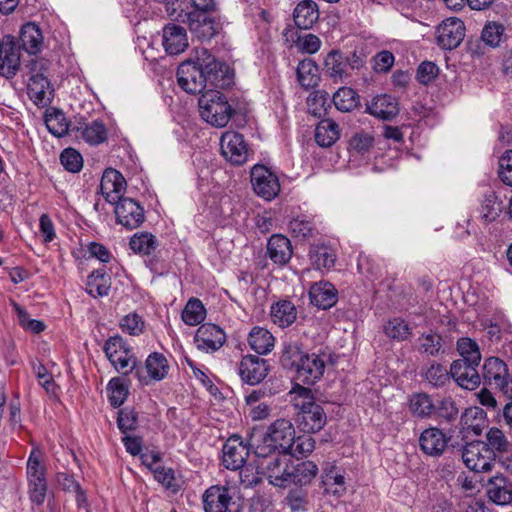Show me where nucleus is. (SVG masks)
<instances>
[{"instance_id": "7ed1b4c3", "label": "nucleus", "mask_w": 512, "mask_h": 512, "mask_svg": "<svg viewBox=\"0 0 512 512\" xmlns=\"http://www.w3.org/2000/svg\"><path fill=\"white\" fill-rule=\"evenodd\" d=\"M293 405L298 409L296 422L306 434L320 431L326 424L327 417L322 406L315 402L312 390L297 384L292 392Z\"/></svg>"}, {"instance_id": "864d4df0", "label": "nucleus", "mask_w": 512, "mask_h": 512, "mask_svg": "<svg viewBox=\"0 0 512 512\" xmlns=\"http://www.w3.org/2000/svg\"><path fill=\"white\" fill-rule=\"evenodd\" d=\"M129 246L135 253L150 255L156 250L158 242L151 233L141 232L131 237Z\"/></svg>"}, {"instance_id": "4468645a", "label": "nucleus", "mask_w": 512, "mask_h": 512, "mask_svg": "<svg viewBox=\"0 0 512 512\" xmlns=\"http://www.w3.org/2000/svg\"><path fill=\"white\" fill-rule=\"evenodd\" d=\"M113 204L117 222L123 227L136 229L145 221L144 209L134 199L123 196Z\"/></svg>"}, {"instance_id": "6e6552de", "label": "nucleus", "mask_w": 512, "mask_h": 512, "mask_svg": "<svg viewBox=\"0 0 512 512\" xmlns=\"http://www.w3.org/2000/svg\"><path fill=\"white\" fill-rule=\"evenodd\" d=\"M483 442L494 463L498 462L505 470L512 471V442L505 433L497 427H491Z\"/></svg>"}, {"instance_id": "a211bd4d", "label": "nucleus", "mask_w": 512, "mask_h": 512, "mask_svg": "<svg viewBox=\"0 0 512 512\" xmlns=\"http://www.w3.org/2000/svg\"><path fill=\"white\" fill-rule=\"evenodd\" d=\"M269 372L267 360L256 355H246L238 366V374L241 380L249 385H257L262 382Z\"/></svg>"}, {"instance_id": "412c9836", "label": "nucleus", "mask_w": 512, "mask_h": 512, "mask_svg": "<svg viewBox=\"0 0 512 512\" xmlns=\"http://www.w3.org/2000/svg\"><path fill=\"white\" fill-rule=\"evenodd\" d=\"M478 366L479 364H470L464 360H454L450 366L451 377L460 387L474 390L481 384Z\"/></svg>"}, {"instance_id": "ddd939ff", "label": "nucleus", "mask_w": 512, "mask_h": 512, "mask_svg": "<svg viewBox=\"0 0 512 512\" xmlns=\"http://www.w3.org/2000/svg\"><path fill=\"white\" fill-rule=\"evenodd\" d=\"M465 37L464 22L456 17L447 18L438 25L435 32L436 43L444 50L457 48Z\"/></svg>"}, {"instance_id": "39448f33", "label": "nucleus", "mask_w": 512, "mask_h": 512, "mask_svg": "<svg viewBox=\"0 0 512 512\" xmlns=\"http://www.w3.org/2000/svg\"><path fill=\"white\" fill-rule=\"evenodd\" d=\"M255 466L258 475L265 476L269 483L286 487L291 459L286 452H269L266 455H255Z\"/></svg>"}, {"instance_id": "423d86ee", "label": "nucleus", "mask_w": 512, "mask_h": 512, "mask_svg": "<svg viewBox=\"0 0 512 512\" xmlns=\"http://www.w3.org/2000/svg\"><path fill=\"white\" fill-rule=\"evenodd\" d=\"M48 65L49 62L45 59H35L30 62L32 75L28 83V94L38 105H47L51 101L53 90L48 77L44 74Z\"/></svg>"}, {"instance_id": "774afa93", "label": "nucleus", "mask_w": 512, "mask_h": 512, "mask_svg": "<svg viewBox=\"0 0 512 512\" xmlns=\"http://www.w3.org/2000/svg\"><path fill=\"white\" fill-rule=\"evenodd\" d=\"M498 176L507 186L512 187V149L505 151L499 158Z\"/></svg>"}, {"instance_id": "49530a36", "label": "nucleus", "mask_w": 512, "mask_h": 512, "mask_svg": "<svg viewBox=\"0 0 512 512\" xmlns=\"http://www.w3.org/2000/svg\"><path fill=\"white\" fill-rule=\"evenodd\" d=\"M502 211L501 201H499L498 195L493 190H488L483 195L481 202V218L485 223L494 222Z\"/></svg>"}, {"instance_id": "0eeeda50", "label": "nucleus", "mask_w": 512, "mask_h": 512, "mask_svg": "<svg viewBox=\"0 0 512 512\" xmlns=\"http://www.w3.org/2000/svg\"><path fill=\"white\" fill-rule=\"evenodd\" d=\"M480 376L486 385L499 389L504 395L512 398V376L503 360L497 357L485 359Z\"/></svg>"}, {"instance_id": "b1692460", "label": "nucleus", "mask_w": 512, "mask_h": 512, "mask_svg": "<svg viewBox=\"0 0 512 512\" xmlns=\"http://www.w3.org/2000/svg\"><path fill=\"white\" fill-rule=\"evenodd\" d=\"M125 187L126 180L119 171L113 168L104 171L100 182V192L106 201L112 204L122 198L121 194L125 191Z\"/></svg>"}, {"instance_id": "f257e3e1", "label": "nucleus", "mask_w": 512, "mask_h": 512, "mask_svg": "<svg viewBox=\"0 0 512 512\" xmlns=\"http://www.w3.org/2000/svg\"><path fill=\"white\" fill-rule=\"evenodd\" d=\"M234 72L206 48L195 51L194 58L182 62L177 69L179 86L190 94L202 93L207 85L225 89L233 84Z\"/></svg>"}, {"instance_id": "2eb2a0df", "label": "nucleus", "mask_w": 512, "mask_h": 512, "mask_svg": "<svg viewBox=\"0 0 512 512\" xmlns=\"http://www.w3.org/2000/svg\"><path fill=\"white\" fill-rule=\"evenodd\" d=\"M462 459L466 467L474 472L491 471L494 465L483 441L466 444L462 450Z\"/></svg>"}, {"instance_id": "a19ab883", "label": "nucleus", "mask_w": 512, "mask_h": 512, "mask_svg": "<svg viewBox=\"0 0 512 512\" xmlns=\"http://www.w3.org/2000/svg\"><path fill=\"white\" fill-rule=\"evenodd\" d=\"M20 41L23 49L29 54L38 53L43 43L41 30L33 23L23 25L20 31Z\"/></svg>"}, {"instance_id": "5fc2aeb1", "label": "nucleus", "mask_w": 512, "mask_h": 512, "mask_svg": "<svg viewBox=\"0 0 512 512\" xmlns=\"http://www.w3.org/2000/svg\"><path fill=\"white\" fill-rule=\"evenodd\" d=\"M435 413L434 417L440 420V422L452 423L459 415V409L456 402L451 397H444L437 401L434 405Z\"/></svg>"}, {"instance_id": "8fccbe9b", "label": "nucleus", "mask_w": 512, "mask_h": 512, "mask_svg": "<svg viewBox=\"0 0 512 512\" xmlns=\"http://www.w3.org/2000/svg\"><path fill=\"white\" fill-rule=\"evenodd\" d=\"M309 256L312 265L318 270L332 268L336 260V255L332 249L325 245L311 246Z\"/></svg>"}, {"instance_id": "c9c22d12", "label": "nucleus", "mask_w": 512, "mask_h": 512, "mask_svg": "<svg viewBox=\"0 0 512 512\" xmlns=\"http://www.w3.org/2000/svg\"><path fill=\"white\" fill-rule=\"evenodd\" d=\"M113 367L121 374L128 375L134 373L135 377L140 382H146L147 377L144 375L142 369L137 366V359L131 349L126 350L123 354L109 360Z\"/></svg>"}, {"instance_id": "f3484780", "label": "nucleus", "mask_w": 512, "mask_h": 512, "mask_svg": "<svg viewBox=\"0 0 512 512\" xmlns=\"http://www.w3.org/2000/svg\"><path fill=\"white\" fill-rule=\"evenodd\" d=\"M223 156L234 165H242L247 161L248 148L242 134L226 131L220 139Z\"/></svg>"}, {"instance_id": "79ce46f5", "label": "nucleus", "mask_w": 512, "mask_h": 512, "mask_svg": "<svg viewBox=\"0 0 512 512\" xmlns=\"http://www.w3.org/2000/svg\"><path fill=\"white\" fill-rule=\"evenodd\" d=\"M110 287L111 278L104 270H95L87 278L86 291L93 297L107 296Z\"/></svg>"}, {"instance_id": "9b49d317", "label": "nucleus", "mask_w": 512, "mask_h": 512, "mask_svg": "<svg viewBox=\"0 0 512 512\" xmlns=\"http://www.w3.org/2000/svg\"><path fill=\"white\" fill-rule=\"evenodd\" d=\"M254 192L261 198L270 201L280 192L279 179L264 165H255L250 173Z\"/></svg>"}, {"instance_id": "4d7b16f0", "label": "nucleus", "mask_w": 512, "mask_h": 512, "mask_svg": "<svg viewBox=\"0 0 512 512\" xmlns=\"http://www.w3.org/2000/svg\"><path fill=\"white\" fill-rule=\"evenodd\" d=\"M457 351L461 356L458 360H464V362H469L470 364H480L481 353L476 341L468 337L458 339Z\"/></svg>"}, {"instance_id": "473e14b6", "label": "nucleus", "mask_w": 512, "mask_h": 512, "mask_svg": "<svg viewBox=\"0 0 512 512\" xmlns=\"http://www.w3.org/2000/svg\"><path fill=\"white\" fill-rule=\"evenodd\" d=\"M435 403L430 395L425 392L413 393L408 400V409L413 417L428 419L435 413Z\"/></svg>"}, {"instance_id": "bb28decb", "label": "nucleus", "mask_w": 512, "mask_h": 512, "mask_svg": "<svg viewBox=\"0 0 512 512\" xmlns=\"http://www.w3.org/2000/svg\"><path fill=\"white\" fill-rule=\"evenodd\" d=\"M163 46L170 55H178L188 47L187 33L184 27L168 24L163 28Z\"/></svg>"}, {"instance_id": "680f3d73", "label": "nucleus", "mask_w": 512, "mask_h": 512, "mask_svg": "<svg viewBox=\"0 0 512 512\" xmlns=\"http://www.w3.org/2000/svg\"><path fill=\"white\" fill-rule=\"evenodd\" d=\"M155 480H157L163 487L176 493L179 490V485L176 482L175 472L172 468L164 466H157L152 469Z\"/></svg>"}, {"instance_id": "3c124183", "label": "nucleus", "mask_w": 512, "mask_h": 512, "mask_svg": "<svg viewBox=\"0 0 512 512\" xmlns=\"http://www.w3.org/2000/svg\"><path fill=\"white\" fill-rule=\"evenodd\" d=\"M481 39L492 48L500 47L507 39L506 28L502 23L488 22L482 29Z\"/></svg>"}, {"instance_id": "aec40b11", "label": "nucleus", "mask_w": 512, "mask_h": 512, "mask_svg": "<svg viewBox=\"0 0 512 512\" xmlns=\"http://www.w3.org/2000/svg\"><path fill=\"white\" fill-rule=\"evenodd\" d=\"M252 449L249 445H244L239 436L230 437L222 449L223 465L230 470H238L242 468Z\"/></svg>"}, {"instance_id": "e433bc0d", "label": "nucleus", "mask_w": 512, "mask_h": 512, "mask_svg": "<svg viewBox=\"0 0 512 512\" xmlns=\"http://www.w3.org/2000/svg\"><path fill=\"white\" fill-rule=\"evenodd\" d=\"M247 340L251 349L260 355H266L271 352L275 344V338L272 333L258 326L251 329Z\"/></svg>"}, {"instance_id": "c03bdc74", "label": "nucleus", "mask_w": 512, "mask_h": 512, "mask_svg": "<svg viewBox=\"0 0 512 512\" xmlns=\"http://www.w3.org/2000/svg\"><path fill=\"white\" fill-rule=\"evenodd\" d=\"M339 138V126L331 119L321 120L315 129V141L321 147H330Z\"/></svg>"}, {"instance_id": "9d476101", "label": "nucleus", "mask_w": 512, "mask_h": 512, "mask_svg": "<svg viewBox=\"0 0 512 512\" xmlns=\"http://www.w3.org/2000/svg\"><path fill=\"white\" fill-rule=\"evenodd\" d=\"M205 512H241V506L233 501L231 489L214 485L203 494Z\"/></svg>"}, {"instance_id": "393cba45", "label": "nucleus", "mask_w": 512, "mask_h": 512, "mask_svg": "<svg viewBox=\"0 0 512 512\" xmlns=\"http://www.w3.org/2000/svg\"><path fill=\"white\" fill-rule=\"evenodd\" d=\"M283 37L291 46H295L297 50L305 54H315L321 47L320 38L312 33L301 34L297 28L288 26L283 31Z\"/></svg>"}, {"instance_id": "4c0bfd02", "label": "nucleus", "mask_w": 512, "mask_h": 512, "mask_svg": "<svg viewBox=\"0 0 512 512\" xmlns=\"http://www.w3.org/2000/svg\"><path fill=\"white\" fill-rule=\"evenodd\" d=\"M418 352L420 354L436 357L444 354V339L441 334L435 331L422 333L418 337Z\"/></svg>"}, {"instance_id": "13d9d810", "label": "nucleus", "mask_w": 512, "mask_h": 512, "mask_svg": "<svg viewBox=\"0 0 512 512\" xmlns=\"http://www.w3.org/2000/svg\"><path fill=\"white\" fill-rule=\"evenodd\" d=\"M82 138L91 145H98L107 139V129L100 120H94L81 128Z\"/></svg>"}, {"instance_id": "a18cd8bd", "label": "nucleus", "mask_w": 512, "mask_h": 512, "mask_svg": "<svg viewBox=\"0 0 512 512\" xmlns=\"http://www.w3.org/2000/svg\"><path fill=\"white\" fill-rule=\"evenodd\" d=\"M318 71V66L312 59L300 61L296 70L299 84L305 89L317 86L319 81Z\"/></svg>"}, {"instance_id": "bf43d9fd", "label": "nucleus", "mask_w": 512, "mask_h": 512, "mask_svg": "<svg viewBox=\"0 0 512 512\" xmlns=\"http://www.w3.org/2000/svg\"><path fill=\"white\" fill-rule=\"evenodd\" d=\"M107 390L110 392L109 402L115 408L120 407L128 396V388L119 378H112L107 385Z\"/></svg>"}, {"instance_id": "72a5a7b5", "label": "nucleus", "mask_w": 512, "mask_h": 512, "mask_svg": "<svg viewBox=\"0 0 512 512\" xmlns=\"http://www.w3.org/2000/svg\"><path fill=\"white\" fill-rule=\"evenodd\" d=\"M270 316L274 324L286 328L297 319V309L291 301L280 300L271 306Z\"/></svg>"}, {"instance_id": "20e7f679", "label": "nucleus", "mask_w": 512, "mask_h": 512, "mask_svg": "<svg viewBox=\"0 0 512 512\" xmlns=\"http://www.w3.org/2000/svg\"><path fill=\"white\" fill-rule=\"evenodd\" d=\"M218 89H209L202 93L198 105L204 121L214 127L222 128L228 124L236 111L228 98Z\"/></svg>"}, {"instance_id": "1a4fd4ad", "label": "nucleus", "mask_w": 512, "mask_h": 512, "mask_svg": "<svg viewBox=\"0 0 512 512\" xmlns=\"http://www.w3.org/2000/svg\"><path fill=\"white\" fill-rule=\"evenodd\" d=\"M27 478L31 501L36 505H41L46 497L47 483L45 468L40 464L39 453L35 451L31 452L27 461Z\"/></svg>"}, {"instance_id": "f03ea898", "label": "nucleus", "mask_w": 512, "mask_h": 512, "mask_svg": "<svg viewBox=\"0 0 512 512\" xmlns=\"http://www.w3.org/2000/svg\"><path fill=\"white\" fill-rule=\"evenodd\" d=\"M295 441V428L290 420L281 418L274 421L265 434H250L249 446L255 455L269 452H286L292 449Z\"/></svg>"}, {"instance_id": "c85d7f7f", "label": "nucleus", "mask_w": 512, "mask_h": 512, "mask_svg": "<svg viewBox=\"0 0 512 512\" xmlns=\"http://www.w3.org/2000/svg\"><path fill=\"white\" fill-rule=\"evenodd\" d=\"M486 491L489 499L497 505H508L512 502V483L503 476L492 477Z\"/></svg>"}, {"instance_id": "dca6fc26", "label": "nucleus", "mask_w": 512, "mask_h": 512, "mask_svg": "<svg viewBox=\"0 0 512 512\" xmlns=\"http://www.w3.org/2000/svg\"><path fill=\"white\" fill-rule=\"evenodd\" d=\"M328 357L324 352L306 353L295 371L297 380L307 385L315 384L324 374Z\"/></svg>"}, {"instance_id": "603ef678", "label": "nucleus", "mask_w": 512, "mask_h": 512, "mask_svg": "<svg viewBox=\"0 0 512 512\" xmlns=\"http://www.w3.org/2000/svg\"><path fill=\"white\" fill-rule=\"evenodd\" d=\"M484 422V412L477 407L466 409L460 417L462 428L472 431L475 435L481 434Z\"/></svg>"}, {"instance_id": "f704fd0d", "label": "nucleus", "mask_w": 512, "mask_h": 512, "mask_svg": "<svg viewBox=\"0 0 512 512\" xmlns=\"http://www.w3.org/2000/svg\"><path fill=\"white\" fill-rule=\"evenodd\" d=\"M306 353L296 340H286L282 345L280 363L284 369L296 371Z\"/></svg>"}, {"instance_id": "2f4dec72", "label": "nucleus", "mask_w": 512, "mask_h": 512, "mask_svg": "<svg viewBox=\"0 0 512 512\" xmlns=\"http://www.w3.org/2000/svg\"><path fill=\"white\" fill-rule=\"evenodd\" d=\"M294 22L299 29H310L319 18L317 4L312 0H303L293 12Z\"/></svg>"}, {"instance_id": "c756f323", "label": "nucleus", "mask_w": 512, "mask_h": 512, "mask_svg": "<svg viewBox=\"0 0 512 512\" xmlns=\"http://www.w3.org/2000/svg\"><path fill=\"white\" fill-rule=\"evenodd\" d=\"M269 258L278 265H285L292 257L290 240L281 234L272 235L267 243Z\"/></svg>"}, {"instance_id": "ea45409f", "label": "nucleus", "mask_w": 512, "mask_h": 512, "mask_svg": "<svg viewBox=\"0 0 512 512\" xmlns=\"http://www.w3.org/2000/svg\"><path fill=\"white\" fill-rule=\"evenodd\" d=\"M145 368L147 374H144L147 379L144 384H148L149 380L160 381L164 379L169 370V365L166 357L158 352L150 354L145 361Z\"/></svg>"}, {"instance_id": "6ab92c4d", "label": "nucleus", "mask_w": 512, "mask_h": 512, "mask_svg": "<svg viewBox=\"0 0 512 512\" xmlns=\"http://www.w3.org/2000/svg\"><path fill=\"white\" fill-rule=\"evenodd\" d=\"M226 341L225 332L217 325L206 323L202 324L196 331L194 342L198 349L205 352H215L219 350Z\"/></svg>"}, {"instance_id": "338daca9", "label": "nucleus", "mask_w": 512, "mask_h": 512, "mask_svg": "<svg viewBox=\"0 0 512 512\" xmlns=\"http://www.w3.org/2000/svg\"><path fill=\"white\" fill-rule=\"evenodd\" d=\"M45 123L47 129L57 137L64 136L68 132V124L64 114L61 112L47 115L45 118Z\"/></svg>"}, {"instance_id": "0e129e2a", "label": "nucleus", "mask_w": 512, "mask_h": 512, "mask_svg": "<svg viewBox=\"0 0 512 512\" xmlns=\"http://www.w3.org/2000/svg\"><path fill=\"white\" fill-rule=\"evenodd\" d=\"M322 483L327 493L341 496L346 491L344 476L341 474H334L333 471H329L325 474Z\"/></svg>"}, {"instance_id": "58836bf2", "label": "nucleus", "mask_w": 512, "mask_h": 512, "mask_svg": "<svg viewBox=\"0 0 512 512\" xmlns=\"http://www.w3.org/2000/svg\"><path fill=\"white\" fill-rule=\"evenodd\" d=\"M324 71L334 80H343L348 75L344 53L338 49L331 50L324 59Z\"/></svg>"}, {"instance_id": "7c9ffc66", "label": "nucleus", "mask_w": 512, "mask_h": 512, "mask_svg": "<svg viewBox=\"0 0 512 512\" xmlns=\"http://www.w3.org/2000/svg\"><path fill=\"white\" fill-rule=\"evenodd\" d=\"M317 473L318 467L312 461H298L297 463L291 461L287 486L290 484L299 486L310 484Z\"/></svg>"}, {"instance_id": "09e8293b", "label": "nucleus", "mask_w": 512, "mask_h": 512, "mask_svg": "<svg viewBox=\"0 0 512 512\" xmlns=\"http://www.w3.org/2000/svg\"><path fill=\"white\" fill-rule=\"evenodd\" d=\"M333 103L341 112H350L357 108L360 102L357 92L350 87H341L333 95Z\"/></svg>"}, {"instance_id": "a878e982", "label": "nucleus", "mask_w": 512, "mask_h": 512, "mask_svg": "<svg viewBox=\"0 0 512 512\" xmlns=\"http://www.w3.org/2000/svg\"><path fill=\"white\" fill-rule=\"evenodd\" d=\"M311 304L326 310L334 306L338 301V291L328 281L314 283L309 290Z\"/></svg>"}, {"instance_id": "5701e85b", "label": "nucleus", "mask_w": 512, "mask_h": 512, "mask_svg": "<svg viewBox=\"0 0 512 512\" xmlns=\"http://www.w3.org/2000/svg\"><path fill=\"white\" fill-rule=\"evenodd\" d=\"M20 67V49L13 40H0V75L10 79Z\"/></svg>"}, {"instance_id": "cd10ccee", "label": "nucleus", "mask_w": 512, "mask_h": 512, "mask_svg": "<svg viewBox=\"0 0 512 512\" xmlns=\"http://www.w3.org/2000/svg\"><path fill=\"white\" fill-rule=\"evenodd\" d=\"M366 111L382 120H391L399 112L398 102L391 95H378L367 105Z\"/></svg>"}, {"instance_id": "de8ad7c7", "label": "nucleus", "mask_w": 512, "mask_h": 512, "mask_svg": "<svg viewBox=\"0 0 512 512\" xmlns=\"http://www.w3.org/2000/svg\"><path fill=\"white\" fill-rule=\"evenodd\" d=\"M384 334L394 341H405L412 334V328L401 317H394L389 319L383 326Z\"/></svg>"}, {"instance_id": "f8f14e48", "label": "nucleus", "mask_w": 512, "mask_h": 512, "mask_svg": "<svg viewBox=\"0 0 512 512\" xmlns=\"http://www.w3.org/2000/svg\"><path fill=\"white\" fill-rule=\"evenodd\" d=\"M183 22L188 25L190 32L201 41L212 39L222 29V25L207 12L191 11L185 15Z\"/></svg>"}, {"instance_id": "37998d69", "label": "nucleus", "mask_w": 512, "mask_h": 512, "mask_svg": "<svg viewBox=\"0 0 512 512\" xmlns=\"http://www.w3.org/2000/svg\"><path fill=\"white\" fill-rule=\"evenodd\" d=\"M422 378L427 381L432 387H444L450 382L451 374L446 367L437 362H432L430 365L422 367Z\"/></svg>"}, {"instance_id": "4be33fe9", "label": "nucleus", "mask_w": 512, "mask_h": 512, "mask_svg": "<svg viewBox=\"0 0 512 512\" xmlns=\"http://www.w3.org/2000/svg\"><path fill=\"white\" fill-rule=\"evenodd\" d=\"M450 440L441 429L429 427L422 431L419 436V447L421 451L431 457H440Z\"/></svg>"}, {"instance_id": "6e6d98bb", "label": "nucleus", "mask_w": 512, "mask_h": 512, "mask_svg": "<svg viewBox=\"0 0 512 512\" xmlns=\"http://www.w3.org/2000/svg\"><path fill=\"white\" fill-rule=\"evenodd\" d=\"M206 310L197 298H191L182 311V320L190 326H195L205 319Z\"/></svg>"}, {"instance_id": "e2e57ef3", "label": "nucleus", "mask_w": 512, "mask_h": 512, "mask_svg": "<svg viewBox=\"0 0 512 512\" xmlns=\"http://www.w3.org/2000/svg\"><path fill=\"white\" fill-rule=\"evenodd\" d=\"M60 162L67 171L72 173L79 172L83 167L82 155L73 148H67L62 151Z\"/></svg>"}, {"instance_id": "69168bd1", "label": "nucleus", "mask_w": 512, "mask_h": 512, "mask_svg": "<svg viewBox=\"0 0 512 512\" xmlns=\"http://www.w3.org/2000/svg\"><path fill=\"white\" fill-rule=\"evenodd\" d=\"M138 415L133 408H123L118 412L117 424L119 430L126 434L137 428Z\"/></svg>"}, {"instance_id": "052dcab7", "label": "nucleus", "mask_w": 512, "mask_h": 512, "mask_svg": "<svg viewBox=\"0 0 512 512\" xmlns=\"http://www.w3.org/2000/svg\"><path fill=\"white\" fill-rule=\"evenodd\" d=\"M329 93L324 90H317L308 98V106L314 116L321 117L326 114L329 107Z\"/></svg>"}]
</instances>
